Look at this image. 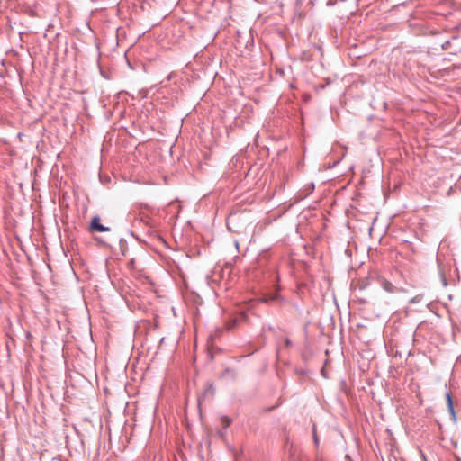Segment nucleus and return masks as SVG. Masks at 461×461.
I'll return each instance as SVG.
<instances>
[{"instance_id": "f257e3e1", "label": "nucleus", "mask_w": 461, "mask_h": 461, "mask_svg": "<svg viewBox=\"0 0 461 461\" xmlns=\"http://www.w3.org/2000/svg\"><path fill=\"white\" fill-rule=\"evenodd\" d=\"M90 230L93 231H97V232H105V231L109 230V228L103 226L100 223V218L98 216H95L92 219V221L90 224Z\"/></svg>"}, {"instance_id": "f03ea898", "label": "nucleus", "mask_w": 461, "mask_h": 461, "mask_svg": "<svg viewBox=\"0 0 461 461\" xmlns=\"http://www.w3.org/2000/svg\"><path fill=\"white\" fill-rule=\"evenodd\" d=\"M446 399H447V408H448L450 413L452 414V416L455 417L456 413H455V410H454L453 400H452L451 394L449 393H447L446 394Z\"/></svg>"}, {"instance_id": "7ed1b4c3", "label": "nucleus", "mask_w": 461, "mask_h": 461, "mask_svg": "<svg viewBox=\"0 0 461 461\" xmlns=\"http://www.w3.org/2000/svg\"><path fill=\"white\" fill-rule=\"evenodd\" d=\"M231 423V420L228 417L221 418V424L224 428H228Z\"/></svg>"}, {"instance_id": "20e7f679", "label": "nucleus", "mask_w": 461, "mask_h": 461, "mask_svg": "<svg viewBox=\"0 0 461 461\" xmlns=\"http://www.w3.org/2000/svg\"><path fill=\"white\" fill-rule=\"evenodd\" d=\"M384 288L389 291V292H392L393 291V285L389 282H385L384 283Z\"/></svg>"}]
</instances>
